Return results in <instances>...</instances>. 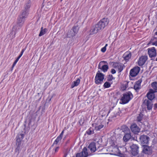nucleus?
<instances>
[{
  "label": "nucleus",
  "instance_id": "1",
  "mask_svg": "<svg viewBox=\"0 0 157 157\" xmlns=\"http://www.w3.org/2000/svg\"><path fill=\"white\" fill-rule=\"evenodd\" d=\"M31 5V2L29 1L26 3L24 6V10H22L17 18V24L14 26L13 31H14L15 34L19 31L23 25L29 14V11Z\"/></svg>",
  "mask_w": 157,
  "mask_h": 157
},
{
  "label": "nucleus",
  "instance_id": "2",
  "mask_svg": "<svg viewBox=\"0 0 157 157\" xmlns=\"http://www.w3.org/2000/svg\"><path fill=\"white\" fill-rule=\"evenodd\" d=\"M133 96L132 93L130 91L126 92L121 97L120 103L124 104L128 103L133 98Z\"/></svg>",
  "mask_w": 157,
  "mask_h": 157
},
{
  "label": "nucleus",
  "instance_id": "3",
  "mask_svg": "<svg viewBox=\"0 0 157 157\" xmlns=\"http://www.w3.org/2000/svg\"><path fill=\"white\" fill-rule=\"evenodd\" d=\"M104 122L101 119H98L97 122L92 124V126L96 131L100 130L104 126Z\"/></svg>",
  "mask_w": 157,
  "mask_h": 157
},
{
  "label": "nucleus",
  "instance_id": "4",
  "mask_svg": "<svg viewBox=\"0 0 157 157\" xmlns=\"http://www.w3.org/2000/svg\"><path fill=\"white\" fill-rule=\"evenodd\" d=\"M24 134L23 133L18 134L16 136V144L17 147L16 149V151L18 152L20 149L21 142L24 137Z\"/></svg>",
  "mask_w": 157,
  "mask_h": 157
},
{
  "label": "nucleus",
  "instance_id": "5",
  "mask_svg": "<svg viewBox=\"0 0 157 157\" xmlns=\"http://www.w3.org/2000/svg\"><path fill=\"white\" fill-rule=\"evenodd\" d=\"M98 68L104 72H107L109 69L107 62L105 61H101L98 64Z\"/></svg>",
  "mask_w": 157,
  "mask_h": 157
},
{
  "label": "nucleus",
  "instance_id": "6",
  "mask_svg": "<svg viewBox=\"0 0 157 157\" xmlns=\"http://www.w3.org/2000/svg\"><path fill=\"white\" fill-rule=\"evenodd\" d=\"M109 23V20L107 18H104L101 20L97 24L101 30L103 29Z\"/></svg>",
  "mask_w": 157,
  "mask_h": 157
},
{
  "label": "nucleus",
  "instance_id": "7",
  "mask_svg": "<svg viewBox=\"0 0 157 157\" xmlns=\"http://www.w3.org/2000/svg\"><path fill=\"white\" fill-rule=\"evenodd\" d=\"M113 67L117 71L118 73L121 72L125 67L124 65L122 63L117 62L113 63Z\"/></svg>",
  "mask_w": 157,
  "mask_h": 157
},
{
  "label": "nucleus",
  "instance_id": "8",
  "mask_svg": "<svg viewBox=\"0 0 157 157\" xmlns=\"http://www.w3.org/2000/svg\"><path fill=\"white\" fill-rule=\"evenodd\" d=\"M104 75L101 73H97L96 75L95 82L97 84L101 83L104 79Z\"/></svg>",
  "mask_w": 157,
  "mask_h": 157
},
{
  "label": "nucleus",
  "instance_id": "9",
  "mask_svg": "<svg viewBox=\"0 0 157 157\" xmlns=\"http://www.w3.org/2000/svg\"><path fill=\"white\" fill-rule=\"evenodd\" d=\"M150 140V138L145 135H141L140 137V140L141 144L143 145H148Z\"/></svg>",
  "mask_w": 157,
  "mask_h": 157
},
{
  "label": "nucleus",
  "instance_id": "10",
  "mask_svg": "<svg viewBox=\"0 0 157 157\" xmlns=\"http://www.w3.org/2000/svg\"><path fill=\"white\" fill-rule=\"evenodd\" d=\"M130 148L132 155H133L132 157H137L136 156L138 152L139 147L138 145L136 144H132L130 146Z\"/></svg>",
  "mask_w": 157,
  "mask_h": 157
},
{
  "label": "nucleus",
  "instance_id": "11",
  "mask_svg": "<svg viewBox=\"0 0 157 157\" xmlns=\"http://www.w3.org/2000/svg\"><path fill=\"white\" fill-rule=\"evenodd\" d=\"M140 71V68L137 66L131 69L129 72V75L132 77L136 76L138 74Z\"/></svg>",
  "mask_w": 157,
  "mask_h": 157
},
{
  "label": "nucleus",
  "instance_id": "12",
  "mask_svg": "<svg viewBox=\"0 0 157 157\" xmlns=\"http://www.w3.org/2000/svg\"><path fill=\"white\" fill-rule=\"evenodd\" d=\"M100 30V28L97 24L91 28L89 32V34L90 35H93L96 33Z\"/></svg>",
  "mask_w": 157,
  "mask_h": 157
},
{
  "label": "nucleus",
  "instance_id": "13",
  "mask_svg": "<svg viewBox=\"0 0 157 157\" xmlns=\"http://www.w3.org/2000/svg\"><path fill=\"white\" fill-rule=\"evenodd\" d=\"M143 152L144 153L148 155H151L152 153L151 147L147 145H143Z\"/></svg>",
  "mask_w": 157,
  "mask_h": 157
},
{
  "label": "nucleus",
  "instance_id": "14",
  "mask_svg": "<svg viewBox=\"0 0 157 157\" xmlns=\"http://www.w3.org/2000/svg\"><path fill=\"white\" fill-rule=\"evenodd\" d=\"M88 154L87 152V149L84 147L81 153H78L76 155V157H87Z\"/></svg>",
  "mask_w": 157,
  "mask_h": 157
},
{
  "label": "nucleus",
  "instance_id": "15",
  "mask_svg": "<svg viewBox=\"0 0 157 157\" xmlns=\"http://www.w3.org/2000/svg\"><path fill=\"white\" fill-rule=\"evenodd\" d=\"M131 131L134 134H137L140 132V128L135 124H133L131 126Z\"/></svg>",
  "mask_w": 157,
  "mask_h": 157
},
{
  "label": "nucleus",
  "instance_id": "16",
  "mask_svg": "<svg viewBox=\"0 0 157 157\" xmlns=\"http://www.w3.org/2000/svg\"><path fill=\"white\" fill-rule=\"evenodd\" d=\"M147 57L146 56H142L139 58L138 64L139 66H142L147 60Z\"/></svg>",
  "mask_w": 157,
  "mask_h": 157
},
{
  "label": "nucleus",
  "instance_id": "17",
  "mask_svg": "<svg viewBox=\"0 0 157 157\" xmlns=\"http://www.w3.org/2000/svg\"><path fill=\"white\" fill-rule=\"evenodd\" d=\"M148 52L149 56L150 57H154L156 56V50L154 47L148 48Z\"/></svg>",
  "mask_w": 157,
  "mask_h": 157
},
{
  "label": "nucleus",
  "instance_id": "18",
  "mask_svg": "<svg viewBox=\"0 0 157 157\" xmlns=\"http://www.w3.org/2000/svg\"><path fill=\"white\" fill-rule=\"evenodd\" d=\"M154 92L155 91L153 90L150 89L147 94V98L151 101L152 100L155 98Z\"/></svg>",
  "mask_w": 157,
  "mask_h": 157
},
{
  "label": "nucleus",
  "instance_id": "19",
  "mask_svg": "<svg viewBox=\"0 0 157 157\" xmlns=\"http://www.w3.org/2000/svg\"><path fill=\"white\" fill-rule=\"evenodd\" d=\"M131 55V52L130 51H128L124 53L123 57L125 61H128L130 59Z\"/></svg>",
  "mask_w": 157,
  "mask_h": 157
},
{
  "label": "nucleus",
  "instance_id": "20",
  "mask_svg": "<svg viewBox=\"0 0 157 157\" xmlns=\"http://www.w3.org/2000/svg\"><path fill=\"white\" fill-rule=\"evenodd\" d=\"M88 148L91 152H94L98 149V148L97 149L96 148L95 144L94 142L91 143L89 145Z\"/></svg>",
  "mask_w": 157,
  "mask_h": 157
},
{
  "label": "nucleus",
  "instance_id": "21",
  "mask_svg": "<svg viewBox=\"0 0 157 157\" xmlns=\"http://www.w3.org/2000/svg\"><path fill=\"white\" fill-rule=\"evenodd\" d=\"M80 81L79 78H78L76 80L74 81L72 83L71 88H73L75 86H77L79 84Z\"/></svg>",
  "mask_w": 157,
  "mask_h": 157
},
{
  "label": "nucleus",
  "instance_id": "22",
  "mask_svg": "<svg viewBox=\"0 0 157 157\" xmlns=\"http://www.w3.org/2000/svg\"><path fill=\"white\" fill-rule=\"evenodd\" d=\"M141 82L138 81L136 82L134 85V88L136 90H139L140 88Z\"/></svg>",
  "mask_w": 157,
  "mask_h": 157
},
{
  "label": "nucleus",
  "instance_id": "23",
  "mask_svg": "<svg viewBox=\"0 0 157 157\" xmlns=\"http://www.w3.org/2000/svg\"><path fill=\"white\" fill-rule=\"evenodd\" d=\"M79 28L78 26H73L71 29V31L73 33H72L73 35H75L77 33L79 30Z\"/></svg>",
  "mask_w": 157,
  "mask_h": 157
},
{
  "label": "nucleus",
  "instance_id": "24",
  "mask_svg": "<svg viewBox=\"0 0 157 157\" xmlns=\"http://www.w3.org/2000/svg\"><path fill=\"white\" fill-rule=\"evenodd\" d=\"M150 43L152 45L157 46V37H154L152 38L150 41Z\"/></svg>",
  "mask_w": 157,
  "mask_h": 157
},
{
  "label": "nucleus",
  "instance_id": "25",
  "mask_svg": "<svg viewBox=\"0 0 157 157\" xmlns=\"http://www.w3.org/2000/svg\"><path fill=\"white\" fill-rule=\"evenodd\" d=\"M131 137V135L129 134H126L124 136L123 139L124 141L127 142Z\"/></svg>",
  "mask_w": 157,
  "mask_h": 157
},
{
  "label": "nucleus",
  "instance_id": "26",
  "mask_svg": "<svg viewBox=\"0 0 157 157\" xmlns=\"http://www.w3.org/2000/svg\"><path fill=\"white\" fill-rule=\"evenodd\" d=\"M153 104L151 102L149 101H147V109L150 110L152 108Z\"/></svg>",
  "mask_w": 157,
  "mask_h": 157
},
{
  "label": "nucleus",
  "instance_id": "27",
  "mask_svg": "<svg viewBox=\"0 0 157 157\" xmlns=\"http://www.w3.org/2000/svg\"><path fill=\"white\" fill-rule=\"evenodd\" d=\"M47 31V29L45 28L44 29L42 27L41 28V31L40 34H39V36H41L43 35L46 33Z\"/></svg>",
  "mask_w": 157,
  "mask_h": 157
},
{
  "label": "nucleus",
  "instance_id": "28",
  "mask_svg": "<svg viewBox=\"0 0 157 157\" xmlns=\"http://www.w3.org/2000/svg\"><path fill=\"white\" fill-rule=\"evenodd\" d=\"M25 50H26L25 48H23V49H22L20 54L19 55V56L17 58V59L15 61V62H16L17 63V62L19 60L20 58L21 57V56L22 55L23 53L24 52V51H25Z\"/></svg>",
  "mask_w": 157,
  "mask_h": 157
},
{
  "label": "nucleus",
  "instance_id": "29",
  "mask_svg": "<svg viewBox=\"0 0 157 157\" xmlns=\"http://www.w3.org/2000/svg\"><path fill=\"white\" fill-rule=\"evenodd\" d=\"M88 135H90L93 134L94 133V130L93 128H89L86 132Z\"/></svg>",
  "mask_w": 157,
  "mask_h": 157
},
{
  "label": "nucleus",
  "instance_id": "30",
  "mask_svg": "<svg viewBox=\"0 0 157 157\" xmlns=\"http://www.w3.org/2000/svg\"><path fill=\"white\" fill-rule=\"evenodd\" d=\"M73 33L71 30L68 31L67 34V37L68 38H71L73 37L75 35H73L72 34Z\"/></svg>",
  "mask_w": 157,
  "mask_h": 157
},
{
  "label": "nucleus",
  "instance_id": "31",
  "mask_svg": "<svg viewBox=\"0 0 157 157\" xmlns=\"http://www.w3.org/2000/svg\"><path fill=\"white\" fill-rule=\"evenodd\" d=\"M62 138L58 136L56 139L54 141L53 145H56L62 139Z\"/></svg>",
  "mask_w": 157,
  "mask_h": 157
},
{
  "label": "nucleus",
  "instance_id": "32",
  "mask_svg": "<svg viewBox=\"0 0 157 157\" xmlns=\"http://www.w3.org/2000/svg\"><path fill=\"white\" fill-rule=\"evenodd\" d=\"M128 87V84L126 83L125 84H123L121 87V89L123 90H125Z\"/></svg>",
  "mask_w": 157,
  "mask_h": 157
},
{
  "label": "nucleus",
  "instance_id": "33",
  "mask_svg": "<svg viewBox=\"0 0 157 157\" xmlns=\"http://www.w3.org/2000/svg\"><path fill=\"white\" fill-rule=\"evenodd\" d=\"M111 84L108 82H106L104 84L103 86L105 88H108L110 86Z\"/></svg>",
  "mask_w": 157,
  "mask_h": 157
},
{
  "label": "nucleus",
  "instance_id": "34",
  "mask_svg": "<svg viewBox=\"0 0 157 157\" xmlns=\"http://www.w3.org/2000/svg\"><path fill=\"white\" fill-rule=\"evenodd\" d=\"M151 86L152 88L155 90H157V82H154L152 83Z\"/></svg>",
  "mask_w": 157,
  "mask_h": 157
},
{
  "label": "nucleus",
  "instance_id": "35",
  "mask_svg": "<svg viewBox=\"0 0 157 157\" xmlns=\"http://www.w3.org/2000/svg\"><path fill=\"white\" fill-rule=\"evenodd\" d=\"M143 116V115L142 114H140L139 115V116L137 117V121L138 122H140L141 121Z\"/></svg>",
  "mask_w": 157,
  "mask_h": 157
},
{
  "label": "nucleus",
  "instance_id": "36",
  "mask_svg": "<svg viewBox=\"0 0 157 157\" xmlns=\"http://www.w3.org/2000/svg\"><path fill=\"white\" fill-rule=\"evenodd\" d=\"M59 147H57L53 149L52 153L54 154L56 153L59 150Z\"/></svg>",
  "mask_w": 157,
  "mask_h": 157
},
{
  "label": "nucleus",
  "instance_id": "37",
  "mask_svg": "<svg viewBox=\"0 0 157 157\" xmlns=\"http://www.w3.org/2000/svg\"><path fill=\"white\" fill-rule=\"evenodd\" d=\"M114 151H116L117 152V153L119 154H121V151H120V150L118 148H117V147H116V148H115L114 149Z\"/></svg>",
  "mask_w": 157,
  "mask_h": 157
},
{
  "label": "nucleus",
  "instance_id": "38",
  "mask_svg": "<svg viewBox=\"0 0 157 157\" xmlns=\"http://www.w3.org/2000/svg\"><path fill=\"white\" fill-rule=\"evenodd\" d=\"M106 50V48H105V47H103L102 48H101V51L102 52H105Z\"/></svg>",
  "mask_w": 157,
  "mask_h": 157
},
{
  "label": "nucleus",
  "instance_id": "39",
  "mask_svg": "<svg viewBox=\"0 0 157 157\" xmlns=\"http://www.w3.org/2000/svg\"><path fill=\"white\" fill-rule=\"evenodd\" d=\"M111 72L112 74H114L116 73V71L114 69H112L111 70Z\"/></svg>",
  "mask_w": 157,
  "mask_h": 157
},
{
  "label": "nucleus",
  "instance_id": "40",
  "mask_svg": "<svg viewBox=\"0 0 157 157\" xmlns=\"http://www.w3.org/2000/svg\"><path fill=\"white\" fill-rule=\"evenodd\" d=\"M111 142L110 143V144H111V146H112L113 147L115 145V144L114 141L111 140Z\"/></svg>",
  "mask_w": 157,
  "mask_h": 157
},
{
  "label": "nucleus",
  "instance_id": "41",
  "mask_svg": "<svg viewBox=\"0 0 157 157\" xmlns=\"http://www.w3.org/2000/svg\"><path fill=\"white\" fill-rule=\"evenodd\" d=\"M17 63V62H15L14 61V63H13V65H12V68H13L15 66V65Z\"/></svg>",
  "mask_w": 157,
  "mask_h": 157
},
{
  "label": "nucleus",
  "instance_id": "42",
  "mask_svg": "<svg viewBox=\"0 0 157 157\" xmlns=\"http://www.w3.org/2000/svg\"><path fill=\"white\" fill-rule=\"evenodd\" d=\"M113 79V77H112H112H110V78H108V81H111Z\"/></svg>",
  "mask_w": 157,
  "mask_h": 157
},
{
  "label": "nucleus",
  "instance_id": "43",
  "mask_svg": "<svg viewBox=\"0 0 157 157\" xmlns=\"http://www.w3.org/2000/svg\"><path fill=\"white\" fill-rule=\"evenodd\" d=\"M63 135V133H61L60 135L59 136H59L62 138Z\"/></svg>",
  "mask_w": 157,
  "mask_h": 157
},
{
  "label": "nucleus",
  "instance_id": "44",
  "mask_svg": "<svg viewBox=\"0 0 157 157\" xmlns=\"http://www.w3.org/2000/svg\"><path fill=\"white\" fill-rule=\"evenodd\" d=\"M154 107L155 108H157V104H155L154 105Z\"/></svg>",
  "mask_w": 157,
  "mask_h": 157
},
{
  "label": "nucleus",
  "instance_id": "45",
  "mask_svg": "<svg viewBox=\"0 0 157 157\" xmlns=\"http://www.w3.org/2000/svg\"><path fill=\"white\" fill-rule=\"evenodd\" d=\"M107 46H108V44H106L104 47H105V48H106V47Z\"/></svg>",
  "mask_w": 157,
  "mask_h": 157
},
{
  "label": "nucleus",
  "instance_id": "46",
  "mask_svg": "<svg viewBox=\"0 0 157 157\" xmlns=\"http://www.w3.org/2000/svg\"><path fill=\"white\" fill-rule=\"evenodd\" d=\"M64 130H63L62 131V132H61V133H63V134L64 132Z\"/></svg>",
  "mask_w": 157,
  "mask_h": 157
},
{
  "label": "nucleus",
  "instance_id": "47",
  "mask_svg": "<svg viewBox=\"0 0 157 157\" xmlns=\"http://www.w3.org/2000/svg\"><path fill=\"white\" fill-rule=\"evenodd\" d=\"M67 155V154H65L64 155V157H66Z\"/></svg>",
  "mask_w": 157,
  "mask_h": 157
},
{
  "label": "nucleus",
  "instance_id": "48",
  "mask_svg": "<svg viewBox=\"0 0 157 157\" xmlns=\"http://www.w3.org/2000/svg\"><path fill=\"white\" fill-rule=\"evenodd\" d=\"M155 35H157V32H156L155 33Z\"/></svg>",
  "mask_w": 157,
  "mask_h": 157
},
{
  "label": "nucleus",
  "instance_id": "49",
  "mask_svg": "<svg viewBox=\"0 0 157 157\" xmlns=\"http://www.w3.org/2000/svg\"><path fill=\"white\" fill-rule=\"evenodd\" d=\"M126 129H128V128L127 127H126Z\"/></svg>",
  "mask_w": 157,
  "mask_h": 157
}]
</instances>
